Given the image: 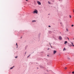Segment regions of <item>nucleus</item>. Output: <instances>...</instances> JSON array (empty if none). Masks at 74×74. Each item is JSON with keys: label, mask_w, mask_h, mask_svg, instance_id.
<instances>
[{"label": "nucleus", "mask_w": 74, "mask_h": 74, "mask_svg": "<svg viewBox=\"0 0 74 74\" xmlns=\"http://www.w3.org/2000/svg\"><path fill=\"white\" fill-rule=\"evenodd\" d=\"M66 30L67 31H68V29H66Z\"/></svg>", "instance_id": "obj_20"}, {"label": "nucleus", "mask_w": 74, "mask_h": 74, "mask_svg": "<svg viewBox=\"0 0 74 74\" xmlns=\"http://www.w3.org/2000/svg\"><path fill=\"white\" fill-rule=\"evenodd\" d=\"M49 27H51V26H50V25L49 26Z\"/></svg>", "instance_id": "obj_17"}, {"label": "nucleus", "mask_w": 74, "mask_h": 74, "mask_svg": "<svg viewBox=\"0 0 74 74\" xmlns=\"http://www.w3.org/2000/svg\"><path fill=\"white\" fill-rule=\"evenodd\" d=\"M47 56H48V55H47Z\"/></svg>", "instance_id": "obj_27"}, {"label": "nucleus", "mask_w": 74, "mask_h": 74, "mask_svg": "<svg viewBox=\"0 0 74 74\" xmlns=\"http://www.w3.org/2000/svg\"><path fill=\"white\" fill-rule=\"evenodd\" d=\"M68 38V39L69 40V38Z\"/></svg>", "instance_id": "obj_22"}, {"label": "nucleus", "mask_w": 74, "mask_h": 74, "mask_svg": "<svg viewBox=\"0 0 74 74\" xmlns=\"http://www.w3.org/2000/svg\"><path fill=\"white\" fill-rule=\"evenodd\" d=\"M48 3L49 4H51V3H50V2H49V1H48Z\"/></svg>", "instance_id": "obj_11"}, {"label": "nucleus", "mask_w": 74, "mask_h": 74, "mask_svg": "<svg viewBox=\"0 0 74 74\" xmlns=\"http://www.w3.org/2000/svg\"><path fill=\"white\" fill-rule=\"evenodd\" d=\"M68 59H69V60H70V58H68Z\"/></svg>", "instance_id": "obj_19"}, {"label": "nucleus", "mask_w": 74, "mask_h": 74, "mask_svg": "<svg viewBox=\"0 0 74 74\" xmlns=\"http://www.w3.org/2000/svg\"><path fill=\"white\" fill-rule=\"evenodd\" d=\"M73 39H74V38H73Z\"/></svg>", "instance_id": "obj_28"}, {"label": "nucleus", "mask_w": 74, "mask_h": 74, "mask_svg": "<svg viewBox=\"0 0 74 74\" xmlns=\"http://www.w3.org/2000/svg\"><path fill=\"white\" fill-rule=\"evenodd\" d=\"M71 44H72V45H73V47H74V45H73V43L72 42V43H71Z\"/></svg>", "instance_id": "obj_9"}, {"label": "nucleus", "mask_w": 74, "mask_h": 74, "mask_svg": "<svg viewBox=\"0 0 74 74\" xmlns=\"http://www.w3.org/2000/svg\"><path fill=\"white\" fill-rule=\"evenodd\" d=\"M59 38L60 39V40H62V37L61 36H60L59 37Z\"/></svg>", "instance_id": "obj_4"}, {"label": "nucleus", "mask_w": 74, "mask_h": 74, "mask_svg": "<svg viewBox=\"0 0 74 74\" xmlns=\"http://www.w3.org/2000/svg\"><path fill=\"white\" fill-rule=\"evenodd\" d=\"M26 53H25V54H26Z\"/></svg>", "instance_id": "obj_25"}, {"label": "nucleus", "mask_w": 74, "mask_h": 74, "mask_svg": "<svg viewBox=\"0 0 74 74\" xmlns=\"http://www.w3.org/2000/svg\"><path fill=\"white\" fill-rule=\"evenodd\" d=\"M27 1H28L27 0H26Z\"/></svg>", "instance_id": "obj_23"}, {"label": "nucleus", "mask_w": 74, "mask_h": 74, "mask_svg": "<svg viewBox=\"0 0 74 74\" xmlns=\"http://www.w3.org/2000/svg\"><path fill=\"white\" fill-rule=\"evenodd\" d=\"M65 69H67V68L66 67V68H65Z\"/></svg>", "instance_id": "obj_24"}, {"label": "nucleus", "mask_w": 74, "mask_h": 74, "mask_svg": "<svg viewBox=\"0 0 74 74\" xmlns=\"http://www.w3.org/2000/svg\"><path fill=\"white\" fill-rule=\"evenodd\" d=\"M73 12H74V10H73Z\"/></svg>", "instance_id": "obj_21"}, {"label": "nucleus", "mask_w": 74, "mask_h": 74, "mask_svg": "<svg viewBox=\"0 0 74 74\" xmlns=\"http://www.w3.org/2000/svg\"><path fill=\"white\" fill-rule=\"evenodd\" d=\"M16 45H17L16 48H18V45L17 44V43H16Z\"/></svg>", "instance_id": "obj_10"}, {"label": "nucleus", "mask_w": 74, "mask_h": 74, "mask_svg": "<svg viewBox=\"0 0 74 74\" xmlns=\"http://www.w3.org/2000/svg\"><path fill=\"white\" fill-rule=\"evenodd\" d=\"M61 26H63V24H62V23H61Z\"/></svg>", "instance_id": "obj_15"}, {"label": "nucleus", "mask_w": 74, "mask_h": 74, "mask_svg": "<svg viewBox=\"0 0 74 74\" xmlns=\"http://www.w3.org/2000/svg\"><path fill=\"white\" fill-rule=\"evenodd\" d=\"M72 74H74V72H72Z\"/></svg>", "instance_id": "obj_16"}, {"label": "nucleus", "mask_w": 74, "mask_h": 74, "mask_svg": "<svg viewBox=\"0 0 74 74\" xmlns=\"http://www.w3.org/2000/svg\"><path fill=\"white\" fill-rule=\"evenodd\" d=\"M69 16H70V18H71V15H70Z\"/></svg>", "instance_id": "obj_13"}, {"label": "nucleus", "mask_w": 74, "mask_h": 74, "mask_svg": "<svg viewBox=\"0 0 74 74\" xmlns=\"http://www.w3.org/2000/svg\"><path fill=\"white\" fill-rule=\"evenodd\" d=\"M34 13H36V14H37V12H38L37 11V10H35L34 11Z\"/></svg>", "instance_id": "obj_1"}, {"label": "nucleus", "mask_w": 74, "mask_h": 74, "mask_svg": "<svg viewBox=\"0 0 74 74\" xmlns=\"http://www.w3.org/2000/svg\"><path fill=\"white\" fill-rule=\"evenodd\" d=\"M15 58H18V57L17 56H16L15 57Z\"/></svg>", "instance_id": "obj_14"}, {"label": "nucleus", "mask_w": 74, "mask_h": 74, "mask_svg": "<svg viewBox=\"0 0 74 74\" xmlns=\"http://www.w3.org/2000/svg\"><path fill=\"white\" fill-rule=\"evenodd\" d=\"M29 56H30V55L29 56H28L27 57V58H29Z\"/></svg>", "instance_id": "obj_18"}, {"label": "nucleus", "mask_w": 74, "mask_h": 74, "mask_svg": "<svg viewBox=\"0 0 74 74\" xmlns=\"http://www.w3.org/2000/svg\"><path fill=\"white\" fill-rule=\"evenodd\" d=\"M32 22H36V20H33L32 21Z\"/></svg>", "instance_id": "obj_8"}, {"label": "nucleus", "mask_w": 74, "mask_h": 74, "mask_svg": "<svg viewBox=\"0 0 74 74\" xmlns=\"http://www.w3.org/2000/svg\"><path fill=\"white\" fill-rule=\"evenodd\" d=\"M13 67H14V66H13V67H11V68H10V69H13Z\"/></svg>", "instance_id": "obj_7"}, {"label": "nucleus", "mask_w": 74, "mask_h": 74, "mask_svg": "<svg viewBox=\"0 0 74 74\" xmlns=\"http://www.w3.org/2000/svg\"><path fill=\"white\" fill-rule=\"evenodd\" d=\"M37 3L38 5H41V3H40V2L39 1H37Z\"/></svg>", "instance_id": "obj_2"}, {"label": "nucleus", "mask_w": 74, "mask_h": 74, "mask_svg": "<svg viewBox=\"0 0 74 74\" xmlns=\"http://www.w3.org/2000/svg\"><path fill=\"white\" fill-rule=\"evenodd\" d=\"M63 51H66V48H65V47H64V49L63 50Z\"/></svg>", "instance_id": "obj_6"}, {"label": "nucleus", "mask_w": 74, "mask_h": 74, "mask_svg": "<svg viewBox=\"0 0 74 74\" xmlns=\"http://www.w3.org/2000/svg\"><path fill=\"white\" fill-rule=\"evenodd\" d=\"M67 43V41H65L64 43V44H66Z\"/></svg>", "instance_id": "obj_5"}, {"label": "nucleus", "mask_w": 74, "mask_h": 74, "mask_svg": "<svg viewBox=\"0 0 74 74\" xmlns=\"http://www.w3.org/2000/svg\"><path fill=\"white\" fill-rule=\"evenodd\" d=\"M53 54H55L56 53V51H53Z\"/></svg>", "instance_id": "obj_3"}, {"label": "nucleus", "mask_w": 74, "mask_h": 74, "mask_svg": "<svg viewBox=\"0 0 74 74\" xmlns=\"http://www.w3.org/2000/svg\"><path fill=\"white\" fill-rule=\"evenodd\" d=\"M71 26H72V27H73V26H74V25H72Z\"/></svg>", "instance_id": "obj_12"}, {"label": "nucleus", "mask_w": 74, "mask_h": 74, "mask_svg": "<svg viewBox=\"0 0 74 74\" xmlns=\"http://www.w3.org/2000/svg\"><path fill=\"white\" fill-rule=\"evenodd\" d=\"M49 49H48V50H49Z\"/></svg>", "instance_id": "obj_26"}]
</instances>
